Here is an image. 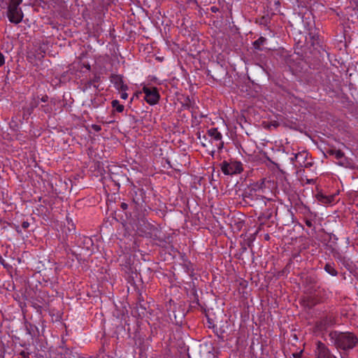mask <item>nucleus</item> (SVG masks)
Masks as SVG:
<instances>
[{
	"instance_id": "37",
	"label": "nucleus",
	"mask_w": 358,
	"mask_h": 358,
	"mask_svg": "<svg viewBox=\"0 0 358 358\" xmlns=\"http://www.w3.org/2000/svg\"><path fill=\"white\" fill-rule=\"evenodd\" d=\"M207 76H210L211 78H213L214 80H220V79L218 78L217 75H215V76H213L210 74V71H208L207 72Z\"/></svg>"
},
{
	"instance_id": "7",
	"label": "nucleus",
	"mask_w": 358,
	"mask_h": 358,
	"mask_svg": "<svg viewBox=\"0 0 358 358\" xmlns=\"http://www.w3.org/2000/svg\"><path fill=\"white\" fill-rule=\"evenodd\" d=\"M145 192L143 189H138L134 192V194L132 196V202L131 207L136 210H138L139 208H142L145 201Z\"/></svg>"
},
{
	"instance_id": "34",
	"label": "nucleus",
	"mask_w": 358,
	"mask_h": 358,
	"mask_svg": "<svg viewBox=\"0 0 358 358\" xmlns=\"http://www.w3.org/2000/svg\"><path fill=\"white\" fill-rule=\"evenodd\" d=\"M343 155H344V152L343 151H341V150H338V151H336V153L335 154L334 157L338 161L341 158H342Z\"/></svg>"
},
{
	"instance_id": "26",
	"label": "nucleus",
	"mask_w": 358,
	"mask_h": 358,
	"mask_svg": "<svg viewBox=\"0 0 358 358\" xmlns=\"http://www.w3.org/2000/svg\"><path fill=\"white\" fill-rule=\"evenodd\" d=\"M337 164L341 166H343V167H345V168H348V167H350V160L348 159V157H346L345 156V154L343 155L342 158H341L338 162H337Z\"/></svg>"
},
{
	"instance_id": "54",
	"label": "nucleus",
	"mask_w": 358,
	"mask_h": 358,
	"mask_svg": "<svg viewBox=\"0 0 358 358\" xmlns=\"http://www.w3.org/2000/svg\"><path fill=\"white\" fill-rule=\"evenodd\" d=\"M247 282L246 281H243L242 282L240 283V285L243 286V287H246L247 286Z\"/></svg>"
},
{
	"instance_id": "53",
	"label": "nucleus",
	"mask_w": 358,
	"mask_h": 358,
	"mask_svg": "<svg viewBox=\"0 0 358 358\" xmlns=\"http://www.w3.org/2000/svg\"><path fill=\"white\" fill-rule=\"evenodd\" d=\"M83 66L85 68H86L87 70H90V69H91V66H90V65L89 64H83Z\"/></svg>"
},
{
	"instance_id": "41",
	"label": "nucleus",
	"mask_w": 358,
	"mask_h": 358,
	"mask_svg": "<svg viewBox=\"0 0 358 358\" xmlns=\"http://www.w3.org/2000/svg\"><path fill=\"white\" fill-rule=\"evenodd\" d=\"M29 227V223L27 221H24L22 223V227L24 229H27Z\"/></svg>"
},
{
	"instance_id": "40",
	"label": "nucleus",
	"mask_w": 358,
	"mask_h": 358,
	"mask_svg": "<svg viewBox=\"0 0 358 358\" xmlns=\"http://www.w3.org/2000/svg\"><path fill=\"white\" fill-rule=\"evenodd\" d=\"M129 207V205L124 202H122L120 204V208L123 210H126Z\"/></svg>"
},
{
	"instance_id": "1",
	"label": "nucleus",
	"mask_w": 358,
	"mask_h": 358,
	"mask_svg": "<svg viewBox=\"0 0 358 358\" xmlns=\"http://www.w3.org/2000/svg\"><path fill=\"white\" fill-rule=\"evenodd\" d=\"M329 340L335 348L344 352L342 358H348V354L358 345V336L352 331H333L329 334Z\"/></svg>"
},
{
	"instance_id": "47",
	"label": "nucleus",
	"mask_w": 358,
	"mask_h": 358,
	"mask_svg": "<svg viewBox=\"0 0 358 358\" xmlns=\"http://www.w3.org/2000/svg\"><path fill=\"white\" fill-rule=\"evenodd\" d=\"M128 97V94L126 93V92H122L121 94V98L123 99H127Z\"/></svg>"
},
{
	"instance_id": "62",
	"label": "nucleus",
	"mask_w": 358,
	"mask_h": 358,
	"mask_svg": "<svg viewBox=\"0 0 358 358\" xmlns=\"http://www.w3.org/2000/svg\"><path fill=\"white\" fill-rule=\"evenodd\" d=\"M269 238L268 235L267 234L266 236V239H268Z\"/></svg>"
},
{
	"instance_id": "56",
	"label": "nucleus",
	"mask_w": 358,
	"mask_h": 358,
	"mask_svg": "<svg viewBox=\"0 0 358 358\" xmlns=\"http://www.w3.org/2000/svg\"><path fill=\"white\" fill-rule=\"evenodd\" d=\"M53 315L55 316V315ZM55 316H56V320H59V318L62 319L61 315L57 314V315H55Z\"/></svg>"
},
{
	"instance_id": "35",
	"label": "nucleus",
	"mask_w": 358,
	"mask_h": 358,
	"mask_svg": "<svg viewBox=\"0 0 358 358\" xmlns=\"http://www.w3.org/2000/svg\"><path fill=\"white\" fill-rule=\"evenodd\" d=\"M92 81L90 80L89 81H87V83H85L84 86H83V91H85L87 89L91 87V86L92 85Z\"/></svg>"
},
{
	"instance_id": "58",
	"label": "nucleus",
	"mask_w": 358,
	"mask_h": 358,
	"mask_svg": "<svg viewBox=\"0 0 358 358\" xmlns=\"http://www.w3.org/2000/svg\"><path fill=\"white\" fill-rule=\"evenodd\" d=\"M243 316H244V317H248V318L249 317V315H247V314L243 315Z\"/></svg>"
},
{
	"instance_id": "15",
	"label": "nucleus",
	"mask_w": 358,
	"mask_h": 358,
	"mask_svg": "<svg viewBox=\"0 0 358 358\" xmlns=\"http://www.w3.org/2000/svg\"><path fill=\"white\" fill-rule=\"evenodd\" d=\"M148 305V303L145 301L144 300L140 301L136 306V313H144L145 311H146L147 313H151V311L152 310H147L146 306Z\"/></svg>"
},
{
	"instance_id": "4",
	"label": "nucleus",
	"mask_w": 358,
	"mask_h": 358,
	"mask_svg": "<svg viewBox=\"0 0 358 358\" xmlns=\"http://www.w3.org/2000/svg\"><path fill=\"white\" fill-rule=\"evenodd\" d=\"M142 92L144 93V99L150 105L157 104L160 99V94L158 89L153 86H143Z\"/></svg>"
},
{
	"instance_id": "11",
	"label": "nucleus",
	"mask_w": 358,
	"mask_h": 358,
	"mask_svg": "<svg viewBox=\"0 0 358 358\" xmlns=\"http://www.w3.org/2000/svg\"><path fill=\"white\" fill-rule=\"evenodd\" d=\"M62 344H64V342L62 341ZM58 355H60L61 358H74L76 356L73 354V351L69 348H67L66 345H60L58 349Z\"/></svg>"
},
{
	"instance_id": "44",
	"label": "nucleus",
	"mask_w": 358,
	"mask_h": 358,
	"mask_svg": "<svg viewBox=\"0 0 358 358\" xmlns=\"http://www.w3.org/2000/svg\"><path fill=\"white\" fill-rule=\"evenodd\" d=\"M219 141H220V143L217 146L219 150H222L224 147V142L222 140Z\"/></svg>"
},
{
	"instance_id": "60",
	"label": "nucleus",
	"mask_w": 358,
	"mask_h": 358,
	"mask_svg": "<svg viewBox=\"0 0 358 358\" xmlns=\"http://www.w3.org/2000/svg\"><path fill=\"white\" fill-rule=\"evenodd\" d=\"M197 135H198V138H201V135H200V134H199V133H198V134H197Z\"/></svg>"
},
{
	"instance_id": "25",
	"label": "nucleus",
	"mask_w": 358,
	"mask_h": 358,
	"mask_svg": "<svg viewBox=\"0 0 358 358\" xmlns=\"http://www.w3.org/2000/svg\"><path fill=\"white\" fill-rule=\"evenodd\" d=\"M112 107L115 109V111L118 113L123 112L124 109V106L120 103L118 100H113L111 102Z\"/></svg>"
},
{
	"instance_id": "48",
	"label": "nucleus",
	"mask_w": 358,
	"mask_h": 358,
	"mask_svg": "<svg viewBox=\"0 0 358 358\" xmlns=\"http://www.w3.org/2000/svg\"><path fill=\"white\" fill-rule=\"evenodd\" d=\"M210 10L213 13H216L217 11L219 10L218 8L215 7V6H212L210 8Z\"/></svg>"
},
{
	"instance_id": "5",
	"label": "nucleus",
	"mask_w": 358,
	"mask_h": 358,
	"mask_svg": "<svg viewBox=\"0 0 358 358\" xmlns=\"http://www.w3.org/2000/svg\"><path fill=\"white\" fill-rule=\"evenodd\" d=\"M221 169L225 175L240 173L243 171L242 164L238 162L228 163L227 161H224L221 164Z\"/></svg>"
},
{
	"instance_id": "18",
	"label": "nucleus",
	"mask_w": 358,
	"mask_h": 358,
	"mask_svg": "<svg viewBox=\"0 0 358 358\" xmlns=\"http://www.w3.org/2000/svg\"><path fill=\"white\" fill-rule=\"evenodd\" d=\"M194 280H196V278H194V277L192 278V281L187 282L186 285L188 286L189 289H190V294L194 296V299L197 301L198 299V295L196 293V285H195Z\"/></svg>"
},
{
	"instance_id": "36",
	"label": "nucleus",
	"mask_w": 358,
	"mask_h": 358,
	"mask_svg": "<svg viewBox=\"0 0 358 358\" xmlns=\"http://www.w3.org/2000/svg\"><path fill=\"white\" fill-rule=\"evenodd\" d=\"M336 151H338V150H336V149H328V150H326V152H327V154H328L329 155L334 156L335 154L336 153Z\"/></svg>"
},
{
	"instance_id": "43",
	"label": "nucleus",
	"mask_w": 358,
	"mask_h": 358,
	"mask_svg": "<svg viewBox=\"0 0 358 358\" xmlns=\"http://www.w3.org/2000/svg\"><path fill=\"white\" fill-rule=\"evenodd\" d=\"M306 224L308 227H313V222L310 220H306Z\"/></svg>"
},
{
	"instance_id": "38",
	"label": "nucleus",
	"mask_w": 358,
	"mask_h": 358,
	"mask_svg": "<svg viewBox=\"0 0 358 358\" xmlns=\"http://www.w3.org/2000/svg\"><path fill=\"white\" fill-rule=\"evenodd\" d=\"M182 106L185 108H187V109L190 108V107H191V101H190L189 98H187V102L183 103Z\"/></svg>"
},
{
	"instance_id": "55",
	"label": "nucleus",
	"mask_w": 358,
	"mask_h": 358,
	"mask_svg": "<svg viewBox=\"0 0 358 358\" xmlns=\"http://www.w3.org/2000/svg\"><path fill=\"white\" fill-rule=\"evenodd\" d=\"M301 353H296V354H294V358H301Z\"/></svg>"
},
{
	"instance_id": "8",
	"label": "nucleus",
	"mask_w": 358,
	"mask_h": 358,
	"mask_svg": "<svg viewBox=\"0 0 358 358\" xmlns=\"http://www.w3.org/2000/svg\"><path fill=\"white\" fill-rule=\"evenodd\" d=\"M7 16L11 23L17 24L22 22L24 15L21 8H8Z\"/></svg>"
},
{
	"instance_id": "32",
	"label": "nucleus",
	"mask_w": 358,
	"mask_h": 358,
	"mask_svg": "<svg viewBox=\"0 0 358 358\" xmlns=\"http://www.w3.org/2000/svg\"><path fill=\"white\" fill-rule=\"evenodd\" d=\"M95 88H98V85H96L95 83H99L101 80V77L99 75L95 74L94 78L90 80Z\"/></svg>"
},
{
	"instance_id": "61",
	"label": "nucleus",
	"mask_w": 358,
	"mask_h": 358,
	"mask_svg": "<svg viewBox=\"0 0 358 358\" xmlns=\"http://www.w3.org/2000/svg\"><path fill=\"white\" fill-rule=\"evenodd\" d=\"M16 231H17V232H20L18 227L16 228Z\"/></svg>"
},
{
	"instance_id": "27",
	"label": "nucleus",
	"mask_w": 358,
	"mask_h": 358,
	"mask_svg": "<svg viewBox=\"0 0 358 358\" xmlns=\"http://www.w3.org/2000/svg\"><path fill=\"white\" fill-rule=\"evenodd\" d=\"M264 127L270 129L272 127L278 128L280 126V123L276 120H272L269 122H263Z\"/></svg>"
},
{
	"instance_id": "3",
	"label": "nucleus",
	"mask_w": 358,
	"mask_h": 358,
	"mask_svg": "<svg viewBox=\"0 0 358 358\" xmlns=\"http://www.w3.org/2000/svg\"><path fill=\"white\" fill-rule=\"evenodd\" d=\"M302 286L304 288V292L307 294H315L318 288L317 279L313 275H303L301 276Z\"/></svg>"
},
{
	"instance_id": "51",
	"label": "nucleus",
	"mask_w": 358,
	"mask_h": 358,
	"mask_svg": "<svg viewBox=\"0 0 358 358\" xmlns=\"http://www.w3.org/2000/svg\"><path fill=\"white\" fill-rule=\"evenodd\" d=\"M42 108H44L43 110L45 113H49L50 111V108L48 107H46L45 106H42Z\"/></svg>"
},
{
	"instance_id": "22",
	"label": "nucleus",
	"mask_w": 358,
	"mask_h": 358,
	"mask_svg": "<svg viewBox=\"0 0 358 358\" xmlns=\"http://www.w3.org/2000/svg\"><path fill=\"white\" fill-rule=\"evenodd\" d=\"M249 187H254L256 192L263 190L265 188V178H262L259 181L251 184Z\"/></svg>"
},
{
	"instance_id": "20",
	"label": "nucleus",
	"mask_w": 358,
	"mask_h": 358,
	"mask_svg": "<svg viewBox=\"0 0 358 358\" xmlns=\"http://www.w3.org/2000/svg\"><path fill=\"white\" fill-rule=\"evenodd\" d=\"M23 320L24 321V323L26 324V329L29 334H31V330H32V327H34L37 329V326L36 324H32L31 322H29V320H32V315H29L30 317L29 318L27 317V315L23 314Z\"/></svg>"
},
{
	"instance_id": "46",
	"label": "nucleus",
	"mask_w": 358,
	"mask_h": 358,
	"mask_svg": "<svg viewBox=\"0 0 358 358\" xmlns=\"http://www.w3.org/2000/svg\"><path fill=\"white\" fill-rule=\"evenodd\" d=\"M92 128L96 131H99L101 130V127L96 124H94Z\"/></svg>"
},
{
	"instance_id": "6",
	"label": "nucleus",
	"mask_w": 358,
	"mask_h": 358,
	"mask_svg": "<svg viewBox=\"0 0 358 358\" xmlns=\"http://www.w3.org/2000/svg\"><path fill=\"white\" fill-rule=\"evenodd\" d=\"M335 324L336 320L333 315H326L316 322L315 327L318 331H322L333 327Z\"/></svg>"
},
{
	"instance_id": "29",
	"label": "nucleus",
	"mask_w": 358,
	"mask_h": 358,
	"mask_svg": "<svg viewBox=\"0 0 358 358\" xmlns=\"http://www.w3.org/2000/svg\"><path fill=\"white\" fill-rule=\"evenodd\" d=\"M104 100L101 97H95L91 100L92 105L94 108H98L101 104L103 103Z\"/></svg>"
},
{
	"instance_id": "21",
	"label": "nucleus",
	"mask_w": 358,
	"mask_h": 358,
	"mask_svg": "<svg viewBox=\"0 0 358 358\" xmlns=\"http://www.w3.org/2000/svg\"><path fill=\"white\" fill-rule=\"evenodd\" d=\"M324 271L332 276H336L338 271L334 267V263H327L324 267Z\"/></svg>"
},
{
	"instance_id": "23",
	"label": "nucleus",
	"mask_w": 358,
	"mask_h": 358,
	"mask_svg": "<svg viewBox=\"0 0 358 358\" xmlns=\"http://www.w3.org/2000/svg\"><path fill=\"white\" fill-rule=\"evenodd\" d=\"M184 271L187 273L191 278L194 277V268L191 262H187L182 264Z\"/></svg>"
},
{
	"instance_id": "19",
	"label": "nucleus",
	"mask_w": 358,
	"mask_h": 358,
	"mask_svg": "<svg viewBox=\"0 0 358 358\" xmlns=\"http://www.w3.org/2000/svg\"><path fill=\"white\" fill-rule=\"evenodd\" d=\"M208 134L215 141H221L222 136L217 128L213 127L208 130Z\"/></svg>"
},
{
	"instance_id": "39",
	"label": "nucleus",
	"mask_w": 358,
	"mask_h": 358,
	"mask_svg": "<svg viewBox=\"0 0 358 358\" xmlns=\"http://www.w3.org/2000/svg\"><path fill=\"white\" fill-rule=\"evenodd\" d=\"M19 355L21 356L22 358H25V357H29V352H26L22 350V352H20Z\"/></svg>"
},
{
	"instance_id": "14",
	"label": "nucleus",
	"mask_w": 358,
	"mask_h": 358,
	"mask_svg": "<svg viewBox=\"0 0 358 358\" xmlns=\"http://www.w3.org/2000/svg\"><path fill=\"white\" fill-rule=\"evenodd\" d=\"M271 17L269 13L264 14L260 17L256 18L255 23L264 27H268L271 23Z\"/></svg>"
},
{
	"instance_id": "49",
	"label": "nucleus",
	"mask_w": 358,
	"mask_h": 358,
	"mask_svg": "<svg viewBox=\"0 0 358 358\" xmlns=\"http://www.w3.org/2000/svg\"><path fill=\"white\" fill-rule=\"evenodd\" d=\"M69 250H70L71 253L73 256H75V257H76V259L78 260V259H79V257H79V255H77V254H76V252H75L74 251H73L72 250H71V249H70Z\"/></svg>"
},
{
	"instance_id": "42",
	"label": "nucleus",
	"mask_w": 358,
	"mask_h": 358,
	"mask_svg": "<svg viewBox=\"0 0 358 358\" xmlns=\"http://www.w3.org/2000/svg\"><path fill=\"white\" fill-rule=\"evenodd\" d=\"M4 64V56L0 52V66H1Z\"/></svg>"
},
{
	"instance_id": "59",
	"label": "nucleus",
	"mask_w": 358,
	"mask_h": 358,
	"mask_svg": "<svg viewBox=\"0 0 358 358\" xmlns=\"http://www.w3.org/2000/svg\"><path fill=\"white\" fill-rule=\"evenodd\" d=\"M214 154H215V150H213V151L211 152V155H212V156H213V155H214Z\"/></svg>"
},
{
	"instance_id": "9",
	"label": "nucleus",
	"mask_w": 358,
	"mask_h": 358,
	"mask_svg": "<svg viewBox=\"0 0 358 358\" xmlns=\"http://www.w3.org/2000/svg\"><path fill=\"white\" fill-rule=\"evenodd\" d=\"M110 81L118 90L125 91L127 89V86L123 83L122 78L120 75L112 74L110 76Z\"/></svg>"
},
{
	"instance_id": "52",
	"label": "nucleus",
	"mask_w": 358,
	"mask_h": 358,
	"mask_svg": "<svg viewBox=\"0 0 358 358\" xmlns=\"http://www.w3.org/2000/svg\"><path fill=\"white\" fill-rule=\"evenodd\" d=\"M302 156H303V155H302V154H301V153H298V154L295 155V156H294V159H295L296 160H298V159H299V157H301Z\"/></svg>"
},
{
	"instance_id": "10",
	"label": "nucleus",
	"mask_w": 358,
	"mask_h": 358,
	"mask_svg": "<svg viewBox=\"0 0 358 358\" xmlns=\"http://www.w3.org/2000/svg\"><path fill=\"white\" fill-rule=\"evenodd\" d=\"M317 200L323 204H331L335 201L336 196L334 194L325 195L322 192H320L315 195Z\"/></svg>"
},
{
	"instance_id": "12",
	"label": "nucleus",
	"mask_w": 358,
	"mask_h": 358,
	"mask_svg": "<svg viewBox=\"0 0 358 358\" xmlns=\"http://www.w3.org/2000/svg\"><path fill=\"white\" fill-rule=\"evenodd\" d=\"M329 244L327 245V249L329 250L331 253L334 254L337 252L338 251V244L337 241L338 238L334 234H329Z\"/></svg>"
},
{
	"instance_id": "33",
	"label": "nucleus",
	"mask_w": 358,
	"mask_h": 358,
	"mask_svg": "<svg viewBox=\"0 0 358 358\" xmlns=\"http://www.w3.org/2000/svg\"><path fill=\"white\" fill-rule=\"evenodd\" d=\"M206 316L207 317V322L208 323V327L209 328H214L215 327V324L213 323V319L209 317V315H206Z\"/></svg>"
},
{
	"instance_id": "28",
	"label": "nucleus",
	"mask_w": 358,
	"mask_h": 358,
	"mask_svg": "<svg viewBox=\"0 0 358 358\" xmlns=\"http://www.w3.org/2000/svg\"><path fill=\"white\" fill-rule=\"evenodd\" d=\"M315 305L313 299L311 297H307L306 299L303 300V306L304 307H307L308 308H311Z\"/></svg>"
},
{
	"instance_id": "17",
	"label": "nucleus",
	"mask_w": 358,
	"mask_h": 358,
	"mask_svg": "<svg viewBox=\"0 0 358 358\" xmlns=\"http://www.w3.org/2000/svg\"><path fill=\"white\" fill-rule=\"evenodd\" d=\"M169 316H171V315H169ZM185 315H173V317H170V320L173 323L181 327L185 323Z\"/></svg>"
},
{
	"instance_id": "16",
	"label": "nucleus",
	"mask_w": 358,
	"mask_h": 358,
	"mask_svg": "<svg viewBox=\"0 0 358 358\" xmlns=\"http://www.w3.org/2000/svg\"><path fill=\"white\" fill-rule=\"evenodd\" d=\"M38 101L37 100L34 99L33 101H31V103H29V106L23 109L24 110L23 118L24 119L25 118V115H31L33 113L34 108L38 107Z\"/></svg>"
},
{
	"instance_id": "31",
	"label": "nucleus",
	"mask_w": 358,
	"mask_h": 358,
	"mask_svg": "<svg viewBox=\"0 0 358 358\" xmlns=\"http://www.w3.org/2000/svg\"><path fill=\"white\" fill-rule=\"evenodd\" d=\"M271 217V213H265L264 210H260V215L258 217L259 220H268Z\"/></svg>"
},
{
	"instance_id": "30",
	"label": "nucleus",
	"mask_w": 358,
	"mask_h": 358,
	"mask_svg": "<svg viewBox=\"0 0 358 358\" xmlns=\"http://www.w3.org/2000/svg\"><path fill=\"white\" fill-rule=\"evenodd\" d=\"M22 0H10L8 8H20L19 6Z\"/></svg>"
},
{
	"instance_id": "24",
	"label": "nucleus",
	"mask_w": 358,
	"mask_h": 358,
	"mask_svg": "<svg viewBox=\"0 0 358 358\" xmlns=\"http://www.w3.org/2000/svg\"><path fill=\"white\" fill-rule=\"evenodd\" d=\"M166 308L168 313H175L177 311L176 304L171 299L166 304Z\"/></svg>"
},
{
	"instance_id": "2",
	"label": "nucleus",
	"mask_w": 358,
	"mask_h": 358,
	"mask_svg": "<svg viewBox=\"0 0 358 358\" xmlns=\"http://www.w3.org/2000/svg\"><path fill=\"white\" fill-rule=\"evenodd\" d=\"M243 200L248 203L250 206L256 207L259 210H265L268 208L267 199L265 196L258 194L257 192L254 189V187H248L243 193Z\"/></svg>"
},
{
	"instance_id": "57",
	"label": "nucleus",
	"mask_w": 358,
	"mask_h": 358,
	"mask_svg": "<svg viewBox=\"0 0 358 358\" xmlns=\"http://www.w3.org/2000/svg\"><path fill=\"white\" fill-rule=\"evenodd\" d=\"M243 252H245L247 250V248L245 246H243L242 248Z\"/></svg>"
},
{
	"instance_id": "50",
	"label": "nucleus",
	"mask_w": 358,
	"mask_h": 358,
	"mask_svg": "<svg viewBox=\"0 0 358 358\" xmlns=\"http://www.w3.org/2000/svg\"><path fill=\"white\" fill-rule=\"evenodd\" d=\"M121 320H124L125 321V323H127V319L126 317H129V315H124V314H122L121 315Z\"/></svg>"
},
{
	"instance_id": "45",
	"label": "nucleus",
	"mask_w": 358,
	"mask_h": 358,
	"mask_svg": "<svg viewBox=\"0 0 358 358\" xmlns=\"http://www.w3.org/2000/svg\"><path fill=\"white\" fill-rule=\"evenodd\" d=\"M41 101L43 102H47L48 101V95H44L41 99Z\"/></svg>"
},
{
	"instance_id": "13",
	"label": "nucleus",
	"mask_w": 358,
	"mask_h": 358,
	"mask_svg": "<svg viewBox=\"0 0 358 358\" xmlns=\"http://www.w3.org/2000/svg\"><path fill=\"white\" fill-rule=\"evenodd\" d=\"M267 39L265 37L260 36L257 40L252 43L253 48L259 51H264L268 50L267 48H264V45L266 43Z\"/></svg>"
}]
</instances>
